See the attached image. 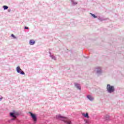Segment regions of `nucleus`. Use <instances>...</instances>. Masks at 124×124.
<instances>
[{
	"instance_id": "f257e3e1",
	"label": "nucleus",
	"mask_w": 124,
	"mask_h": 124,
	"mask_svg": "<svg viewBox=\"0 0 124 124\" xmlns=\"http://www.w3.org/2000/svg\"><path fill=\"white\" fill-rule=\"evenodd\" d=\"M56 118L57 120H62V121L64 122V123H65V124H72L71 121L69 119H68L63 116H62L60 114H59L58 115H56Z\"/></svg>"
},
{
	"instance_id": "f03ea898",
	"label": "nucleus",
	"mask_w": 124,
	"mask_h": 124,
	"mask_svg": "<svg viewBox=\"0 0 124 124\" xmlns=\"http://www.w3.org/2000/svg\"><path fill=\"white\" fill-rule=\"evenodd\" d=\"M107 91L108 93H112L115 92V86H111V85L108 84L107 85Z\"/></svg>"
},
{
	"instance_id": "7ed1b4c3",
	"label": "nucleus",
	"mask_w": 124,
	"mask_h": 124,
	"mask_svg": "<svg viewBox=\"0 0 124 124\" xmlns=\"http://www.w3.org/2000/svg\"><path fill=\"white\" fill-rule=\"evenodd\" d=\"M95 71L96 72L97 76H100L102 75V73H103L101 67H96Z\"/></svg>"
},
{
	"instance_id": "20e7f679",
	"label": "nucleus",
	"mask_w": 124,
	"mask_h": 124,
	"mask_svg": "<svg viewBox=\"0 0 124 124\" xmlns=\"http://www.w3.org/2000/svg\"><path fill=\"white\" fill-rule=\"evenodd\" d=\"M29 114L33 120L34 123L35 124L36 123V121H37V117L36 116V115L35 114L32 113L31 112H29Z\"/></svg>"
},
{
	"instance_id": "39448f33",
	"label": "nucleus",
	"mask_w": 124,
	"mask_h": 124,
	"mask_svg": "<svg viewBox=\"0 0 124 124\" xmlns=\"http://www.w3.org/2000/svg\"><path fill=\"white\" fill-rule=\"evenodd\" d=\"M19 115H20L19 112L15 111V110H14L13 112L10 113V116L12 118H16V117H17V116H19Z\"/></svg>"
},
{
	"instance_id": "423d86ee",
	"label": "nucleus",
	"mask_w": 124,
	"mask_h": 124,
	"mask_svg": "<svg viewBox=\"0 0 124 124\" xmlns=\"http://www.w3.org/2000/svg\"><path fill=\"white\" fill-rule=\"evenodd\" d=\"M16 72L19 73V74H21V75H25V72L21 69L20 66H17L16 67Z\"/></svg>"
},
{
	"instance_id": "0eeeda50",
	"label": "nucleus",
	"mask_w": 124,
	"mask_h": 124,
	"mask_svg": "<svg viewBox=\"0 0 124 124\" xmlns=\"http://www.w3.org/2000/svg\"><path fill=\"white\" fill-rule=\"evenodd\" d=\"M49 57L51 58L52 60H54V61H56V60H57L56 56L53 55H52V53H51V52H49Z\"/></svg>"
},
{
	"instance_id": "6e6552de",
	"label": "nucleus",
	"mask_w": 124,
	"mask_h": 124,
	"mask_svg": "<svg viewBox=\"0 0 124 124\" xmlns=\"http://www.w3.org/2000/svg\"><path fill=\"white\" fill-rule=\"evenodd\" d=\"M87 97L89 100H90V101H93V97L91 95H87Z\"/></svg>"
},
{
	"instance_id": "1a4fd4ad",
	"label": "nucleus",
	"mask_w": 124,
	"mask_h": 124,
	"mask_svg": "<svg viewBox=\"0 0 124 124\" xmlns=\"http://www.w3.org/2000/svg\"><path fill=\"white\" fill-rule=\"evenodd\" d=\"M75 86L78 89V90H81V87H80V84H79L77 83H75Z\"/></svg>"
},
{
	"instance_id": "9d476101",
	"label": "nucleus",
	"mask_w": 124,
	"mask_h": 124,
	"mask_svg": "<svg viewBox=\"0 0 124 124\" xmlns=\"http://www.w3.org/2000/svg\"><path fill=\"white\" fill-rule=\"evenodd\" d=\"M29 44L30 45H34L35 44V41L33 40H30Z\"/></svg>"
},
{
	"instance_id": "9b49d317",
	"label": "nucleus",
	"mask_w": 124,
	"mask_h": 124,
	"mask_svg": "<svg viewBox=\"0 0 124 124\" xmlns=\"http://www.w3.org/2000/svg\"><path fill=\"white\" fill-rule=\"evenodd\" d=\"M104 119L106 121H109L110 120V116L108 115H106L104 117Z\"/></svg>"
},
{
	"instance_id": "f8f14e48",
	"label": "nucleus",
	"mask_w": 124,
	"mask_h": 124,
	"mask_svg": "<svg viewBox=\"0 0 124 124\" xmlns=\"http://www.w3.org/2000/svg\"><path fill=\"white\" fill-rule=\"evenodd\" d=\"M98 20H99V21H101V22H102V21H105V19L103 17L99 16L98 18Z\"/></svg>"
},
{
	"instance_id": "ddd939ff",
	"label": "nucleus",
	"mask_w": 124,
	"mask_h": 124,
	"mask_svg": "<svg viewBox=\"0 0 124 124\" xmlns=\"http://www.w3.org/2000/svg\"><path fill=\"white\" fill-rule=\"evenodd\" d=\"M82 116H84L85 118H89V113H86V114L82 113Z\"/></svg>"
},
{
	"instance_id": "4468645a",
	"label": "nucleus",
	"mask_w": 124,
	"mask_h": 124,
	"mask_svg": "<svg viewBox=\"0 0 124 124\" xmlns=\"http://www.w3.org/2000/svg\"><path fill=\"white\" fill-rule=\"evenodd\" d=\"M71 2H72L73 3V5H76V4H77V2H75L74 0H70Z\"/></svg>"
},
{
	"instance_id": "2eb2a0df",
	"label": "nucleus",
	"mask_w": 124,
	"mask_h": 124,
	"mask_svg": "<svg viewBox=\"0 0 124 124\" xmlns=\"http://www.w3.org/2000/svg\"><path fill=\"white\" fill-rule=\"evenodd\" d=\"M3 8L4 10H6L7 9H8V6H7L6 5H4V6H3Z\"/></svg>"
},
{
	"instance_id": "dca6fc26",
	"label": "nucleus",
	"mask_w": 124,
	"mask_h": 124,
	"mask_svg": "<svg viewBox=\"0 0 124 124\" xmlns=\"http://www.w3.org/2000/svg\"><path fill=\"white\" fill-rule=\"evenodd\" d=\"M90 15H91V16H92V17H93V18H97V16H95V15L93 14V13H90Z\"/></svg>"
},
{
	"instance_id": "f3484780",
	"label": "nucleus",
	"mask_w": 124,
	"mask_h": 124,
	"mask_svg": "<svg viewBox=\"0 0 124 124\" xmlns=\"http://www.w3.org/2000/svg\"><path fill=\"white\" fill-rule=\"evenodd\" d=\"M11 36H12V37H13V38L14 39H16V38H17V37L16 36H15V35H14L13 34H11Z\"/></svg>"
},
{
	"instance_id": "a211bd4d",
	"label": "nucleus",
	"mask_w": 124,
	"mask_h": 124,
	"mask_svg": "<svg viewBox=\"0 0 124 124\" xmlns=\"http://www.w3.org/2000/svg\"><path fill=\"white\" fill-rule=\"evenodd\" d=\"M24 29H25V30H29V27L25 26Z\"/></svg>"
},
{
	"instance_id": "6ab92c4d",
	"label": "nucleus",
	"mask_w": 124,
	"mask_h": 124,
	"mask_svg": "<svg viewBox=\"0 0 124 124\" xmlns=\"http://www.w3.org/2000/svg\"><path fill=\"white\" fill-rule=\"evenodd\" d=\"M10 11H11V10H8V12H10Z\"/></svg>"
},
{
	"instance_id": "aec40b11",
	"label": "nucleus",
	"mask_w": 124,
	"mask_h": 124,
	"mask_svg": "<svg viewBox=\"0 0 124 124\" xmlns=\"http://www.w3.org/2000/svg\"><path fill=\"white\" fill-rule=\"evenodd\" d=\"M2 99V97L0 98V101Z\"/></svg>"
},
{
	"instance_id": "412c9836",
	"label": "nucleus",
	"mask_w": 124,
	"mask_h": 124,
	"mask_svg": "<svg viewBox=\"0 0 124 124\" xmlns=\"http://www.w3.org/2000/svg\"><path fill=\"white\" fill-rule=\"evenodd\" d=\"M85 58H89V57H85Z\"/></svg>"
}]
</instances>
